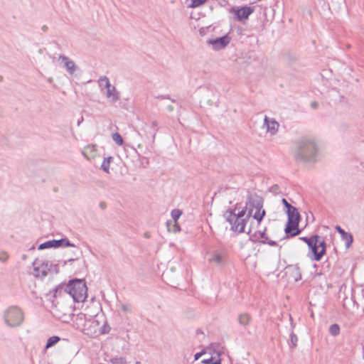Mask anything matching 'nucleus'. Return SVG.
<instances>
[{
	"label": "nucleus",
	"instance_id": "26",
	"mask_svg": "<svg viewBox=\"0 0 364 364\" xmlns=\"http://www.w3.org/2000/svg\"><path fill=\"white\" fill-rule=\"evenodd\" d=\"M191 3L189 5L191 8H197L203 5L207 0H191Z\"/></svg>",
	"mask_w": 364,
	"mask_h": 364
},
{
	"label": "nucleus",
	"instance_id": "24",
	"mask_svg": "<svg viewBox=\"0 0 364 364\" xmlns=\"http://www.w3.org/2000/svg\"><path fill=\"white\" fill-rule=\"evenodd\" d=\"M181 214H182V211L179 209H173L171 211V217H172L174 223H177V220L181 217Z\"/></svg>",
	"mask_w": 364,
	"mask_h": 364
},
{
	"label": "nucleus",
	"instance_id": "23",
	"mask_svg": "<svg viewBox=\"0 0 364 364\" xmlns=\"http://www.w3.org/2000/svg\"><path fill=\"white\" fill-rule=\"evenodd\" d=\"M342 237L346 241V247L348 248L353 242V237L351 234L346 232V234L342 235Z\"/></svg>",
	"mask_w": 364,
	"mask_h": 364
},
{
	"label": "nucleus",
	"instance_id": "4",
	"mask_svg": "<svg viewBox=\"0 0 364 364\" xmlns=\"http://www.w3.org/2000/svg\"><path fill=\"white\" fill-rule=\"evenodd\" d=\"M65 293L70 295L75 302H83L87 296V287L82 279H73L69 282Z\"/></svg>",
	"mask_w": 364,
	"mask_h": 364
},
{
	"label": "nucleus",
	"instance_id": "14",
	"mask_svg": "<svg viewBox=\"0 0 364 364\" xmlns=\"http://www.w3.org/2000/svg\"><path fill=\"white\" fill-rule=\"evenodd\" d=\"M229 43L230 38L228 36L209 41V43L211 44L213 48L215 50H220L224 48Z\"/></svg>",
	"mask_w": 364,
	"mask_h": 364
},
{
	"label": "nucleus",
	"instance_id": "37",
	"mask_svg": "<svg viewBox=\"0 0 364 364\" xmlns=\"http://www.w3.org/2000/svg\"><path fill=\"white\" fill-rule=\"evenodd\" d=\"M83 121H84V117L82 116H81L77 121V125L78 127L80 126L81 123H82Z\"/></svg>",
	"mask_w": 364,
	"mask_h": 364
},
{
	"label": "nucleus",
	"instance_id": "25",
	"mask_svg": "<svg viewBox=\"0 0 364 364\" xmlns=\"http://www.w3.org/2000/svg\"><path fill=\"white\" fill-rule=\"evenodd\" d=\"M118 306L124 313L131 314L132 312V307L129 304L120 303Z\"/></svg>",
	"mask_w": 364,
	"mask_h": 364
},
{
	"label": "nucleus",
	"instance_id": "18",
	"mask_svg": "<svg viewBox=\"0 0 364 364\" xmlns=\"http://www.w3.org/2000/svg\"><path fill=\"white\" fill-rule=\"evenodd\" d=\"M114 158L112 156H108L107 158H105L102 165L101 168L107 173H109V166L110 163L113 161Z\"/></svg>",
	"mask_w": 364,
	"mask_h": 364
},
{
	"label": "nucleus",
	"instance_id": "12",
	"mask_svg": "<svg viewBox=\"0 0 364 364\" xmlns=\"http://www.w3.org/2000/svg\"><path fill=\"white\" fill-rule=\"evenodd\" d=\"M263 127L266 128L267 133L273 136L277 133L279 124L274 118H270L267 116H265L264 119Z\"/></svg>",
	"mask_w": 364,
	"mask_h": 364
},
{
	"label": "nucleus",
	"instance_id": "33",
	"mask_svg": "<svg viewBox=\"0 0 364 364\" xmlns=\"http://www.w3.org/2000/svg\"><path fill=\"white\" fill-rule=\"evenodd\" d=\"M282 202L283 205L285 206V208H287V210H289L291 208L293 207L291 205H290L288 203V201L285 198H283L282 200Z\"/></svg>",
	"mask_w": 364,
	"mask_h": 364
},
{
	"label": "nucleus",
	"instance_id": "2",
	"mask_svg": "<svg viewBox=\"0 0 364 364\" xmlns=\"http://www.w3.org/2000/svg\"><path fill=\"white\" fill-rule=\"evenodd\" d=\"M319 146L314 137L303 136L294 144L293 153L295 159L304 164H314L319 156Z\"/></svg>",
	"mask_w": 364,
	"mask_h": 364
},
{
	"label": "nucleus",
	"instance_id": "32",
	"mask_svg": "<svg viewBox=\"0 0 364 364\" xmlns=\"http://www.w3.org/2000/svg\"><path fill=\"white\" fill-rule=\"evenodd\" d=\"M213 358L210 357L209 358L202 360L201 363L203 364H213Z\"/></svg>",
	"mask_w": 364,
	"mask_h": 364
},
{
	"label": "nucleus",
	"instance_id": "1",
	"mask_svg": "<svg viewBox=\"0 0 364 364\" xmlns=\"http://www.w3.org/2000/svg\"><path fill=\"white\" fill-rule=\"evenodd\" d=\"M263 202L259 197L251 198L242 210L235 208L225 213L224 217L231 225V229L237 232H252V223L255 220L259 225L263 219L265 211L262 209Z\"/></svg>",
	"mask_w": 364,
	"mask_h": 364
},
{
	"label": "nucleus",
	"instance_id": "19",
	"mask_svg": "<svg viewBox=\"0 0 364 364\" xmlns=\"http://www.w3.org/2000/svg\"><path fill=\"white\" fill-rule=\"evenodd\" d=\"M60 341V338L57 336H53L50 337L46 343V348L48 349L49 348H51L52 346H55L58 341Z\"/></svg>",
	"mask_w": 364,
	"mask_h": 364
},
{
	"label": "nucleus",
	"instance_id": "5",
	"mask_svg": "<svg viewBox=\"0 0 364 364\" xmlns=\"http://www.w3.org/2000/svg\"><path fill=\"white\" fill-rule=\"evenodd\" d=\"M97 84L108 102L114 104L120 100V92L111 84L107 76L100 77Z\"/></svg>",
	"mask_w": 364,
	"mask_h": 364
},
{
	"label": "nucleus",
	"instance_id": "40",
	"mask_svg": "<svg viewBox=\"0 0 364 364\" xmlns=\"http://www.w3.org/2000/svg\"><path fill=\"white\" fill-rule=\"evenodd\" d=\"M311 107H312L313 108H314V109L317 108V107H318V103H317V102H313L311 103Z\"/></svg>",
	"mask_w": 364,
	"mask_h": 364
},
{
	"label": "nucleus",
	"instance_id": "30",
	"mask_svg": "<svg viewBox=\"0 0 364 364\" xmlns=\"http://www.w3.org/2000/svg\"><path fill=\"white\" fill-rule=\"evenodd\" d=\"M9 258V255L6 252H0V261L5 262Z\"/></svg>",
	"mask_w": 364,
	"mask_h": 364
},
{
	"label": "nucleus",
	"instance_id": "16",
	"mask_svg": "<svg viewBox=\"0 0 364 364\" xmlns=\"http://www.w3.org/2000/svg\"><path fill=\"white\" fill-rule=\"evenodd\" d=\"M237 320L241 326L246 328L252 322V318L249 313L242 312L238 314Z\"/></svg>",
	"mask_w": 364,
	"mask_h": 364
},
{
	"label": "nucleus",
	"instance_id": "3",
	"mask_svg": "<svg viewBox=\"0 0 364 364\" xmlns=\"http://www.w3.org/2000/svg\"><path fill=\"white\" fill-rule=\"evenodd\" d=\"M75 326L84 334L89 336H95L98 333H104L101 330L100 322L94 318H87L85 314H77L74 320Z\"/></svg>",
	"mask_w": 364,
	"mask_h": 364
},
{
	"label": "nucleus",
	"instance_id": "34",
	"mask_svg": "<svg viewBox=\"0 0 364 364\" xmlns=\"http://www.w3.org/2000/svg\"><path fill=\"white\" fill-rule=\"evenodd\" d=\"M262 242L263 243H267V244H269L271 246H274L277 244L274 241L269 240L268 239L267 240H265V241H262Z\"/></svg>",
	"mask_w": 364,
	"mask_h": 364
},
{
	"label": "nucleus",
	"instance_id": "38",
	"mask_svg": "<svg viewBox=\"0 0 364 364\" xmlns=\"http://www.w3.org/2000/svg\"><path fill=\"white\" fill-rule=\"evenodd\" d=\"M166 109L168 112H172V111H173L174 107L173 105H168V106H167Z\"/></svg>",
	"mask_w": 364,
	"mask_h": 364
},
{
	"label": "nucleus",
	"instance_id": "36",
	"mask_svg": "<svg viewBox=\"0 0 364 364\" xmlns=\"http://www.w3.org/2000/svg\"><path fill=\"white\" fill-rule=\"evenodd\" d=\"M336 230L337 231L342 235H343L344 234H346V232L344 230H343L340 226H336Z\"/></svg>",
	"mask_w": 364,
	"mask_h": 364
},
{
	"label": "nucleus",
	"instance_id": "11",
	"mask_svg": "<svg viewBox=\"0 0 364 364\" xmlns=\"http://www.w3.org/2000/svg\"><path fill=\"white\" fill-rule=\"evenodd\" d=\"M75 247V245L70 243V241L66 238L60 240H52L46 241L38 246V250H44L51 247Z\"/></svg>",
	"mask_w": 364,
	"mask_h": 364
},
{
	"label": "nucleus",
	"instance_id": "45",
	"mask_svg": "<svg viewBox=\"0 0 364 364\" xmlns=\"http://www.w3.org/2000/svg\"><path fill=\"white\" fill-rule=\"evenodd\" d=\"M161 98H162V99H166L167 97H164V96H162V97H161Z\"/></svg>",
	"mask_w": 364,
	"mask_h": 364
},
{
	"label": "nucleus",
	"instance_id": "6",
	"mask_svg": "<svg viewBox=\"0 0 364 364\" xmlns=\"http://www.w3.org/2000/svg\"><path fill=\"white\" fill-rule=\"evenodd\" d=\"M301 240L305 242L313 252V259L319 261L326 253V242L323 238L318 235H314L309 238L306 237H300Z\"/></svg>",
	"mask_w": 364,
	"mask_h": 364
},
{
	"label": "nucleus",
	"instance_id": "28",
	"mask_svg": "<svg viewBox=\"0 0 364 364\" xmlns=\"http://www.w3.org/2000/svg\"><path fill=\"white\" fill-rule=\"evenodd\" d=\"M111 363L112 364H126V359L123 357L119 358H114L111 359Z\"/></svg>",
	"mask_w": 364,
	"mask_h": 364
},
{
	"label": "nucleus",
	"instance_id": "15",
	"mask_svg": "<svg viewBox=\"0 0 364 364\" xmlns=\"http://www.w3.org/2000/svg\"><path fill=\"white\" fill-rule=\"evenodd\" d=\"M82 154L87 160L95 159L97 156V146L93 144L86 146L82 150Z\"/></svg>",
	"mask_w": 364,
	"mask_h": 364
},
{
	"label": "nucleus",
	"instance_id": "10",
	"mask_svg": "<svg viewBox=\"0 0 364 364\" xmlns=\"http://www.w3.org/2000/svg\"><path fill=\"white\" fill-rule=\"evenodd\" d=\"M58 61L70 75H73L79 70V67L75 63L65 55H60Z\"/></svg>",
	"mask_w": 364,
	"mask_h": 364
},
{
	"label": "nucleus",
	"instance_id": "7",
	"mask_svg": "<svg viewBox=\"0 0 364 364\" xmlns=\"http://www.w3.org/2000/svg\"><path fill=\"white\" fill-rule=\"evenodd\" d=\"M4 318L8 326L15 328L21 325L24 317L20 308L17 306H10L5 311Z\"/></svg>",
	"mask_w": 364,
	"mask_h": 364
},
{
	"label": "nucleus",
	"instance_id": "31",
	"mask_svg": "<svg viewBox=\"0 0 364 364\" xmlns=\"http://www.w3.org/2000/svg\"><path fill=\"white\" fill-rule=\"evenodd\" d=\"M207 353V350H203L202 351L197 353L194 355L195 360H198L203 355Z\"/></svg>",
	"mask_w": 364,
	"mask_h": 364
},
{
	"label": "nucleus",
	"instance_id": "42",
	"mask_svg": "<svg viewBox=\"0 0 364 364\" xmlns=\"http://www.w3.org/2000/svg\"><path fill=\"white\" fill-rule=\"evenodd\" d=\"M21 259H22L23 260H26V259H27V255H23L21 256Z\"/></svg>",
	"mask_w": 364,
	"mask_h": 364
},
{
	"label": "nucleus",
	"instance_id": "17",
	"mask_svg": "<svg viewBox=\"0 0 364 364\" xmlns=\"http://www.w3.org/2000/svg\"><path fill=\"white\" fill-rule=\"evenodd\" d=\"M208 260L211 263H214L218 265H221L225 262V256L223 253L218 251H214Z\"/></svg>",
	"mask_w": 364,
	"mask_h": 364
},
{
	"label": "nucleus",
	"instance_id": "20",
	"mask_svg": "<svg viewBox=\"0 0 364 364\" xmlns=\"http://www.w3.org/2000/svg\"><path fill=\"white\" fill-rule=\"evenodd\" d=\"M66 285L60 284L53 290V296L57 298L58 296L66 294L65 293V289Z\"/></svg>",
	"mask_w": 364,
	"mask_h": 364
},
{
	"label": "nucleus",
	"instance_id": "44",
	"mask_svg": "<svg viewBox=\"0 0 364 364\" xmlns=\"http://www.w3.org/2000/svg\"><path fill=\"white\" fill-rule=\"evenodd\" d=\"M299 279H301V275H300V274H299V278H295V280H296V281H298V280H299Z\"/></svg>",
	"mask_w": 364,
	"mask_h": 364
},
{
	"label": "nucleus",
	"instance_id": "41",
	"mask_svg": "<svg viewBox=\"0 0 364 364\" xmlns=\"http://www.w3.org/2000/svg\"><path fill=\"white\" fill-rule=\"evenodd\" d=\"M151 124H152L153 127H157L158 126V122L154 120V121L152 122Z\"/></svg>",
	"mask_w": 364,
	"mask_h": 364
},
{
	"label": "nucleus",
	"instance_id": "21",
	"mask_svg": "<svg viewBox=\"0 0 364 364\" xmlns=\"http://www.w3.org/2000/svg\"><path fill=\"white\" fill-rule=\"evenodd\" d=\"M329 333L333 336H336L340 333V327L338 324H332L329 327Z\"/></svg>",
	"mask_w": 364,
	"mask_h": 364
},
{
	"label": "nucleus",
	"instance_id": "35",
	"mask_svg": "<svg viewBox=\"0 0 364 364\" xmlns=\"http://www.w3.org/2000/svg\"><path fill=\"white\" fill-rule=\"evenodd\" d=\"M180 230H181L180 226L178 225V224L177 223H175V224L173 225V232H179Z\"/></svg>",
	"mask_w": 364,
	"mask_h": 364
},
{
	"label": "nucleus",
	"instance_id": "29",
	"mask_svg": "<svg viewBox=\"0 0 364 364\" xmlns=\"http://www.w3.org/2000/svg\"><path fill=\"white\" fill-rule=\"evenodd\" d=\"M290 341L291 347L295 348L297 345L298 338L294 332H291L290 333Z\"/></svg>",
	"mask_w": 364,
	"mask_h": 364
},
{
	"label": "nucleus",
	"instance_id": "22",
	"mask_svg": "<svg viewBox=\"0 0 364 364\" xmlns=\"http://www.w3.org/2000/svg\"><path fill=\"white\" fill-rule=\"evenodd\" d=\"M112 140L119 146L123 144V139L118 132H115L112 135Z\"/></svg>",
	"mask_w": 364,
	"mask_h": 364
},
{
	"label": "nucleus",
	"instance_id": "43",
	"mask_svg": "<svg viewBox=\"0 0 364 364\" xmlns=\"http://www.w3.org/2000/svg\"><path fill=\"white\" fill-rule=\"evenodd\" d=\"M144 236H145L146 237H149V232H146V233L144 234Z\"/></svg>",
	"mask_w": 364,
	"mask_h": 364
},
{
	"label": "nucleus",
	"instance_id": "13",
	"mask_svg": "<svg viewBox=\"0 0 364 364\" xmlns=\"http://www.w3.org/2000/svg\"><path fill=\"white\" fill-rule=\"evenodd\" d=\"M254 11V8L247 6H242L236 9H232L235 17L240 21L247 19L249 16L251 15Z\"/></svg>",
	"mask_w": 364,
	"mask_h": 364
},
{
	"label": "nucleus",
	"instance_id": "27",
	"mask_svg": "<svg viewBox=\"0 0 364 364\" xmlns=\"http://www.w3.org/2000/svg\"><path fill=\"white\" fill-rule=\"evenodd\" d=\"M254 235L257 239H263L264 240L263 241H265L268 239L267 236L265 234V230H264L263 231H261V230L256 231L254 233Z\"/></svg>",
	"mask_w": 364,
	"mask_h": 364
},
{
	"label": "nucleus",
	"instance_id": "8",
	"mask_svg": "<svg viewBox=\"0 0 364 364\" xmlns=\"http://www.w3.org/2000/svg\"><path fill=\"white\" fill-rule=\"evenodd\" d=\"M288 222L285 228V232L291 237L298 235L301 230L298 228L300 215L295 207L287 210Z\"/></svg>",
	"mask_w": 364,
	"mask_h": 364
},
{
	"label": "nucleus",
	"instance_id": "9",
	"mask_svg": "<svg viewBox=\"0 0 364 364\" xmlns=\"http://www.w3.org/2000/svg\"><path fill=\"white\" fill-rule=\"evenodd\" d=\"M33 274L36 277H44L53 267L52 264H49L48 262L43 259H36L33 263Z\"/></svg>",
	"mask_w": 364,
	"mask_h": 364
},
{
	"label": "nucleus",
	"instance_id": "39",
	"mask_svg": "<svg viewBox=\"0 0 364 364\" xmlns=\"http://www.w3.org/2000/svg\"><path fill=\"white\" fill-rule=\"evenodd\" d=\"M213 364H221V360L220 358H218L215 360H213Z\"/></svg>",
	"mask_w": 364,
	"mask_h": 364
}]
</instances>
